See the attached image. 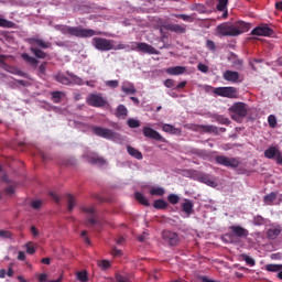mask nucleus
Returning <instances> with one entry per match:
<instances>
[{"label": "nucleus", "instance_id": "obj_4", "mask_svg": "<svg viewBox=\"0 0 282 282\" xmlns=\"http://www.w3.org/2000/svg\"><path fill=\"white\" fill-rule=\"evenodd\" d=\"M229 112L231 113V119L236 122H240L242 118L248 116V105L245 102L238 101L235 102L230 108Z\"/></svg>", "mask_w": 282, "mask_h": 282}, {"label": "nucleus", "instance_id": "obj_22", "mask_svg": "<svg viewBox=\"0 0 282 282\" xmlns=\"http://www.w3.org/2000/svg\"><path fill=\"white\" fill-rule=\"evenodd\" d=\"M181 208L184 213L187 214V217H191L194 208L193 202L191 199H185V202L182 203Z\"/></svg>", "mask_w": 282, "mask_h": 282}, {"label": "nucleus", "instance_id": "obj_9", "mask_svg": "<svg viewBox=\"0 0 282 282\" xmlns=\"http://www.w3.org/2000/svg\"><path fill=\"white\" fill-rule=\"evenodd\" d=\"M216 162L221 166H229L230 169H237L239 166V160L224 155L216 156Z\"/></svg>", "mask_w": 282, "mask_h": 282}, {"label": "nucleus", "instance_id": "obj_6", "mask_svg": "<svg viewBox=\"0 0 282 282\" xmlns=\"http://www.w3.org/2000/svg\"><path fill=\"white\" fill-rule=\"evenodd\" d=\"M86 102L87 105H89V107H96L98 109L102 108V107H107V97H104L102 94H89L86 98Z\"/></svg>", "mask_w": 282, "mask_h": 282}, {"label": "nucleus", "instance_id": "obj_53", "mask_svg": "<svg viewBox=\"0 0 282 282\" xmlns=\"http://www.w3.org/2000/svg\"><path fill=\"white\" fill-rule=\"evenodd\" d=\"M119 82L118 80H107L106 82V87H110V89H116L118 87Z\"/></svg>", "mask_w": 282, "mask_h": 282}, {"label": "nucleus", "instance_id": "obj_39", "mask_svg": "<svg viewBox=\"0 0 282 282\" xmlns=\"http://www.w3.org/2000/svg\"><path fill=\"white\" fill-rule=\"evenodd\" d=\"M127 123L130 129H138V127H140V120L138 119L130 118L128 119Z\"/></svg>", "mask_w": 282, "mask_h": 282}, {"label": "nucleus", "instance_id": "obj_32", "mask_svg": "<svg viewBox=\"0 0 282 282\" xmlns=\"http://www.w3.org/2000/svg\"><path fill=\"white\" fill-rule=\"evenodd\" d=\"M164 193H165L164 188L160 186H154L150 189V195L156 196V197H162Z\"/></svg>", "mask_w": 282, "mask_h": 282}, {"label": "nucleus", "instance_id": "obj_2", "mask_svg": "<svg viewBox=\"0 0 282 282\" xmlns=\"http://www.w3.org/2000/svg\"><path fill=\"white\" fill-rule=\"evenodd\" d=\"M216 30L219 36H239V34H243V32H248L250 30V23L238 21L230 24L225 22L219 24Z\"/></svg>", "mask_w": 282, "mask_h": 282}, {"label": "nucleus", "instance_id": "obj_51", "mask_svg": "<svg viewBox=\"0 0 282 282\" xmlns=\"http://www.w3.org/2000/svg\"><path fill=\"white\" fill-rule=\"evenodd\" d=\"M0 239H12V232L8 230H0Z\"/></svg>", "mask_w": 282, "mask_h": 282}, {"label": "nucleus", "instance_id": "obj_21", "mask_svg": "<svg viewBox=\"0 0 282 282\" xmlns=\"http://www.w3.org/2000/svg\"><path fill=\"white\" fill-rule=\"evenodd\" d=\"M281 235V226L276 225L268 229L267 237L268 239H276Z\"/></svg>", "mask_w": 282, "mask_h": 282}, {"label": "nucleus", "instance_id": "obj_1", "mask_svg": "<svg viewBox=\"0 0 282 282\" xmlns=\"http://www.w3.org/2000/svg\"><path fill=\"white\" fill-rule=\"evenodd\" d=\"M55 30L64 34V36H76L77 39H91V36H102V31L94 29H83V26H69L65 24L55 25Z\"/></svg>", "mask_w": 282, "mask_h": 282}, {"label": "nucleus", "instance_id": "obj_31", "mask_svg": "<svg viewBox=\"0 0 282 282\" xmlns=\"http://www.w3.org/2000/svg\"><path fill=\"white\" fill-rule=\"evenodd\" d=\"M57 83H61L62 85H72V77H67L63 74L56 75Z\"/></svg>", "mask_w": 282, "mask_h": 282}, {"label": "nucleus", "instance_id": "obj_43", "mask_svg": "<svg viewBox=\"0 0 282 282\" xmlns=\"http://www.w3.org/2000/svg\"><path fill=\"white\" fill-rule=\"evenodd\" d=\"M74 85H85V80H83V78L76 76V75H70V84Z\"/></svg>", "mask_w": 282, "mask_h": 282}, {"label": "nucleus", "instance_id": "obj_35", "mask_svg": "<svg viewBox=\"0 0 282 282\" xmlns=\"http://www.w3.org/2000/svg\"><path fill=\"white\" fill-rule=\"evenodd\" d=\"M31 52H32V54H34V56H36V58H46L47 57V54L45 52H43L41 48L31 47Z\"/></svg>", "mask_w": 282, "mask_h": 282}, {"label": "nucleus", "instance_id": "obj_20", "mask_svg": "<svg viewBox=\"0 0 282 282\" xmlns=\"http://www.w3.org/2000/svg\"><path fill=\"white\" fill-rule=\"evenodd\" d=\"M167 30L170 32H175V34H186V25L182 24H169Z\"/></svg>", "mask_w": 282, "mask_h": 282}, {"label": "nucleus", "instance_id": "obj_46", "mask_svg": "<svg viewBox=\"0 0 282 282\" xmlns=\"http://www.w3.org/2000/svg\"><path fill=\"white\" fill-rule=\"evenodd\" d=\"M268 122L269 127H271V129H274L276 127V117L274 115H270L268 117Z\"/></svg>", "mask_w": 282, "mask_h": 282}, {"label": "nucleus", "instance_id": "obj_54", "mask_svg": "<svg viewBox=\"0 0 282 282\" xmlns=\"http://www.w3.org/2000/svg\"><path fill=\"white\" fill-rule=\"evenodd\" d=\"M32 208H34V210H39V208H41V206H43V202L41 199H36L33 200L31 203Z\"/></svg>", "mask_w": 282, "mask_h": 282}, {"label": "nucleus", "instance_id": "obj_28", "mask_svg": "<svg viewBox=\"0 0 282 282\" xmlns=\"http://www.w3.org/2000/svg\"><path fill=\"white\" fill-rule=\"evenodd\" d=\"M21 57L23 58V61H25V63H29L33 67H36V65H39V59H36L35 57L30 56L28 53H23L21 55Z\"/></svg>", "mask_w": 282, "mask_h": 282}, {"label": "nucleus", "instance_id": "obj_11", "mask_svg": "<svg viewBox=\"0 0 282 282\" xmlns=\"http://www.w3.org/2000/svg\"><path fill=\"white\" fill-rule=\"evenodd\" d=\"M142 133L144 135V138H150L151 140H156L158 142H164V137H162V134H160V132H158L156 130H154L151 127H143L142 128Z\"/></svg>", "mask_w": 282, "mask_h": 282}, {"label": "nucleus", "instance_id": "obj_14", "mask_svg": "<svg viewBox=\"0 0 282 282\" xmlns=\"http://www.w3.org/2000/svg\"><path fill=\"white\" fill-rule=\"evenodd\" d=\"M162 239L169 243V246H177V243H180V236L171 230H164L162 232Z\"/></svg>", "mask_w": 282, "mask_h": 282}, {"label": "nucleus", "instance_id": "obj_60", "mask_svg": "<svg viewBox=\"0 0 282 282\" xmlns=\"http://www.w3.org/2000/svg\"><path fill=\"white\" fill-rule=\"evenodd\" d=\"M80 236L84 238L85 243H87L88 246L91 245V241L89 240V237H87V231L86 230L82 231Z\"/></svg>", "mask_w": 282, "mask_h": 282}, {"label": "nucleus", "instance_id": "obj_57", "mask_svg": "<svg viewBox=\"0 0 282 282\" xmlns=\"http://www.w3.org/2000/svg\"><path fill=\"white\" fill-rule=\"evenodd\" d=\"M202 129H204L207 133H215V131H217L215 126H202Z\"/></svg>", "mask_w": 282, "mask_h": 282}, {"label": "nucleus", "instance_id": "obj_49", "mask_svg": "<svg viewBox=\"0 0 282 282\" xmlns=\"http://www.w3.org/2000/svg\"><path fill=\"white\" fill-rule=\"evenodd\" d=\"M25 248H26L28 254H34V252H36V249L34 248V243L33 242H28L25 245Z\"/></svg>", "mask_w": 282, "mask_h": 282}, {"label": "nucleus", "instance_id": "obj_29", "mask_svg": "<svg viewBox=\"0 0 282 282\" xmlns=\"http://www.w3.org/2000/svg\"><path fill=\"white\" fill-rule=\"evenodd\" d=\"M129 113V110L127 109V107L124 105H119L117 108V117L118 118H122L124 120V118H127Z\"/></svg>", "mask_w": 282, "mask_h": 282}, {"label": "nucleus", "instance_id": "obj_37", "mask_svg": "<svg viewBox=\"0 0 282 282\" xmlns=\"http://www.w3.org/2000/svg\"><path fill=\"white\" fill-rule=\"evenodd\" d=\"M176 19H182V21H186L187 23H193L195 21V17L188 14H175Z\"/></svg>", "mask_w": 282, "mask_h": 282}, {"label": "nucleus", "instance_id": "obj_23", "mask_svg": "<svg viewBox=\"0 0 282 282\" xmlns=\"http://www.w3.org/2000/svg\"><path fill=\"white\" fill-rule=\"evenodd\" d=\"M88 162L90 164H97L98 166H105V164H107V161L100 156H98V154H91L88 158Z\"/></svg>", "mask_w": 282, "mask_h": 282}, {"label": "nucleus", "instance_id": "obj_36", "mask_svg": "<svg viewBox=\"0 0 282 282\" xmlns=\"http://www.w3.org/2000/svg\"><path fill=\"white\" fill-rule=\"evenodd\" d=\"M98 268L101 270H109L111 268V261L109 260H101L97 262Z\"/></svg>", "mask_w": 282, "mask_h": 282}, {"label": "nucleus", "instance_id": "obj_34", "mask_svg": "<svg viewBox=\"0 0 282 282\" xmlns=\"http://www.w3.org/2000/svg\"><path fill=\"white\" fill-rule=\"evenodd\" d=\"M51 96H52L53 102H55V105H58V102H61L63 96H65V93H63V91H53V93H51Z\"/></svg>", "mask_w": 282, "mask_h": 282}, {"label": "nucleus", "instance_id": "obj_44", "mask_svg": "<svg viewBox=\"0 0 282 282\" xmlns=\"http://www.w3.org/2000/svg\"><path fill=\"white\" fill-rule=\"evenodd\" d=\"M282 265L281 264H268L265 267V270H268V272H279V270H281Z\"/></svg>", "mask_w": 282, "mask_h": 282}, {"label": "nucleus", "instance_id": "obj_64", "mask_svg": "<svg viewBox=\"0 0 282 282\" xmlns=\"http://www.w3.org/2000/svg\"><path fill=\"white\" fill-rule=\"evenodd\" d=\"M39 281H40V282L47 281V274H45V273L40 274V275H39Z\"/></svg>", "mask_w": 282, "mask_h": 282}, {"label": "nucleus", "instance_id": "obj_8", "mask_svg": "<svg viewBox=\"0 0 282 282\" xmlns=\"http://www.w3.org/2000/svg\"><path fill=\"white\" fill-rule=\"evenodd\" d=\"M93 132L95 135H98L99 138H105L106 140H116L118 138V133L113 132L110 129L94 126L93 127Z\"/></svg>", "mask_w": 282, "mask_h": 282}, {"label": "nucleus", "instance_id": "obj_40", "mask_svg": "<svg viewBox=\"0 0 282 282\" xmlns=\"http://www.w3.org/2000/svg\"><path fill=\"white\" fill-rule=\"evenodd\" d=\"M0 28H14V22L0 18Z\"/></svg>", "mask_w": 282, "mask_h": 282}, {"label": "nucleus", "instance_id": "obj_15", "mask_svg": "<svg viewBox=\"0 0 282 282\" xmlns=\"http://www.w3.org/2000/svg\"><path fill=\"white\" fill-rule=\"evenodd\" d=\"M31 47H41L42 50H48L52 47V43L45 42V40H41L39 37H33L29 40Z\"/></svg>", "mask_w": 282, "mask_h": 282}, {"label": "nucleus", "instance_id": "obj_52", "mask_svg": "<svg viewBox=\"0 0 282 282\" xmlns=\"http://www.w3.org/2000/svg\"><path fill=\"white\" fill-rule=\"evenodd\" d=\"M206 47L207 50H210V52H215V50H217V46L215 45V42L213 40L206 41Z\"/></svg>", "mask_w": 282, "mask_h": 282}, {"label": "nucleus", "instance_id": "obj_18", "mask_svg": "<svg viewBox=\"0 0 282 282\" xmlns=\"http://www.w3.org/2000/svg\"><path fill=\"white\" fill-rule=\"evenodd\" d=\"M185 72L186 67L184 66H174L165 69V74H169V76H182Z\"/></svg>", "mask_w": 282, "mask_h": 282}, {"label": "nucleus", "instance_id": "obj_42", "mask_svg": "<svg viewBox=\"0 0 282 282\" xmlns=\"http://www.w3.org/2000/svg\"><path fill=\"white\" fill-rule=\"evenodd\" d=\"M77 281L88 282L89 279L87 278V271H79V272H77Z\"/></svg>", "mask_w": 282, "mask_h": 282}, {"label": "nucleus", "instance_id": "obj_19", "mask_svg": "<svg viewBox=\"0 0 282 282\" xmlns=\"http://www.w3.org/2000/svg\"><path fill=\"white\" fill-rule=\"evenodd\" d=\"M121 91H123V94H127V95H135L138 90L135 89V86L133 85V83L123 82L121 86Z\"/></svg>", "mask_w": 282, "mask_h": 282}, {"label": "nucleus", "instance_id": "obj_16", "mask_svg": "<svg viewBox=\"0 0 282 282\" xmlns=\"http://www.w3.org/2000/svg\"><path fill=\"white\" fill-rule=\"evenodd\" d=\"M223 78L227 80V83H241V80L239 79V73L235 70H226L223 74Z\"/></svg>", "mask_w": 282, "mask_h": 282}, {"label": "nucleus", "instance_id": "obj_10", "mask_svg": "<svg viewBox=\"0 0 282 282\" xmlns=\"http://www.w3.org/2000/svg\"><path fill=\"white\" fill-rule=\"evenodd\" d=\"M263 202L267 206H279L282 202V194L272 192L263 197Z\"/></svg>", "mask_w": 282, "mask_h": 282}, {"label": "nucleus", "instance_id": "obj_25", "mask_svg": "<svg viewBox=\"0 0 282 282\" xmlns=\"http://www.w3.org/2000/svg\"><path fill=\"white\" fill-rule=\"evenodd\" d=\"M127 151H128L129 155H131V158H134V160H142V158H143L142 152H140V150H138L131 145H127Z\"/></svg>", "mask_w": 282, "mask_h": 282}, {"label": "nucleus", "instance_id": "obj_24", "mask_svg": "<svg viewBox=\"0 0 282 282\" xmlns=\"http://www.w3.org/2000/svg\"><path fill=\"white\" fill-rule=\"evenodd\" d=\"M83 212L86 213L87 215H90L88 223L90 224V226H94V224H96V217H94V213H96V208L94 206H88V207H84Z\"/></svg>", "mask_w": 282, "mask_h": 282}, {"label": "nucleus", "instance_id": "obj_48", "mask_svg": "<svg viewBox=\"0 0 282 282\" xmlns=\"http://www.w3.org/2000/svg\"><path fill=\"white\" fill-rule=\"evenodd\" d=\"M228 9V0H218L217 10Z\"/></svg>", "mask_w": 282, "mask_h": 282}, {"label": "nucleus", "instance_id": "obj_7", "mask_svg": "<svg viewBox=\"0 0 282 282\" xmlns=\"http://www.w3.org/2000/svg\"><path fill=\"white\" fill-rule=\"evenodd\" d=\"M214 94H216V96H220L221 98H239V90L232 86L214 88Z\"/></svg>", "mask_w": 282, "mask_h": 282}, {"label": "nucleus", "instance_id": "obj_56", "mask_svg": "<svg viewBox=\"0 0 282 282\" xmlns=\"http://www.w3.org/2000/svg\"><path fill=\"white\" fill-rule=\"evenodd\" d=\"M198 72H202L203 74H208V66L206 64L199 63L197 65Z\"/></svg>", "mask_w": 282, "mask_h": 282}, {"label": "nucleus", "instance_id": "obj_41", "mask_svg": "<svg viewBox=\"0 0 282 282\" xmlns=\"http://www.w3.org/2000/svg\"><path fill=\"white\" fill-rule=\"evenodd\" d=\"M243 261H246L247 265H250V268H254L256 262L254 259L248 254H242Z\"/></svg>", "mask_w": 282, "mask_h": 282}, {"label": "nucleus", "instance_id": "obj_3", "mask_svg": "<svg viewBox=\"0 0 282 282\" xmlns=\"http://www.w3.org/2000/svg\"><path fill=\"white\" fill-rule=\"evenodd\" d=\"M113 40H107L105 37H94L91 41L93 47L99 52H111V50H127L129 45L119 43L118 45L113 44Z\"/></svg>", "mask_w": 282, "mask_h": 282}, {"label": "nucleus", "instance_id": "obj_26", "mask_svg": "<svg viewBox=\"0 0 282 282\" xmlns=\"http://www.w3.org/2000/svg\"><path fill=\"white\" fill-rule=\"evenodd\" d=\"M198 181L203 184H206L207 186H217V183L213 178H210V175L208 174H200L198 176Z\"/></svg>", "mask_w": 282, "mask_h": 282}, {"label": "nucleus", "instance_id": "obj_61", "mask_svg": "<svg viewBox=\"0 0 282 282\" xmlns=\"http://www.w3.org/2000/svg\"><path fill=\"white\" fill-rule=\"evenodd\" d=\"M111 254L112 257H122V250L115 248L112 249Z\"/></svg>", "mask_w": 282, "mask_h": 282}, {"label": "nucleus", "instance_id": "obj_58", "mask_svg": "<svg viewBox=\"0 0 282 282\" xmlns=\"http://www.w3.org/2000/svg\"><path fill=\"white\" fill-rule=\"evenodd\" d=\"M164 86L167 87V89H173V87H175V80L173 79H166L164 82Z\"/></svg>", "mask_w": 282, "mask_h": 282}, {"label": "nucleus", "instance_id": "obj_27", "mask_svg": "<svg viewBox=\"0 0 282 282\" xmlns=\"http://www.w3.org/2000/svg\"><path fill=\"white\" fill-rule=\"evenodd\" d=\"M162 131L165 133H171L172 135H177V133H180V129L169 123L163 124Z\"/></svg>", "mask_w": 282, "mask_h": 282}, {"label": "nucleus", "instance_id": "obj_62", "mask_svg": "<svg viewBox=\"0 0 282 282\" xmlns=\"http://www.w3.org/2000/svg\"><path fill=\"white\" fill-rule=\"evenodd\" d=\"M7 195H14V186H9L6 188Z\"/></svg>", "mask_w": 282, "mask_h": 282}, {"label": "nucleus", "instance_id": "obj_45", "mask_svg": "<svg viewBox=\"0 0 282 282\" xmlns=\"http://www.w3.org/2000/svg\"><path fill=\"white\" fill-rule=\"evenodd\" d=\"M67 202H68V210H74V206H76V200L74 199V196H72V194L67 195Z\"/></svg>", "mask_w": 282, "mask_h": 282}, {"label": "nucleus", "instance_id": "obj_50", "mask_svg": "<svg viewBox=\"0 0 282 282\" xmlns=\"http://www.w3.org/2000/svg\"><path fill=\"white\" fill-rule=\"evenodd\" d=\"M170 204H178L180 203V196L176 194H170L167 197Z\"/></svg>", "mask_w": 282, "mask_h": 282}, {"label": "nucleus", "instance_id": "obj_33", "mask_svg": "<svg viewBox=\"0 0 282 282\" xmlns=\"http://www.w3.org/2000/svg\"><path fill=\"white\" fill-rule=\"evenodd\" d=\"M116 282H131V275L129 273H117Z\"/></svg>", "mask_w": 282, "mask_h": 282}, {"label": "nucleus", "instance_id": "obj_17", "mask_svg": "<svg viewBox=\"0 0 282 282\" xmlns=\"http://www.w3.org/2000/svg\"><path fill=\"white\" fill-rule=\"evenodd\" d=\"M229 229L232 232V235H235V237H239L240 239L248 237V235H249L248 229H246L239 225H234V226L229 227Z\"/></svg>", "mask_w": 282, "mask_h": 282}, {"label": "nucleus", "instance_id": "obj_12", "mask_svg": "<svg viewBox=\"0 0 282 282\" xmlns=\"http://www.w3.org/2000/svg\"><path fill=\"white\" fill-rule=\"evenodd\" d=\"M264 158H267L268 160H274L278 164H282V155H281V151H279V149H276V147H270L269 149H267L264 151Z\"/></svg>", "mask_w": 282, "mask_h": 282}, {"label": "nucleus", "instance_id": "obj_59", "mask_svg": "<svg viewBox=\"0 0 282 282\" xmlns=\"http://www.w3.org/2000/svg\"><path fill=\"white\" fill-rule=\"evenodd\" d=\"M218 122H220V124H230V119L224 117V116H219L217 118Z\"/></svg>", "mask_w": 282, "mask_h": 282}, {"label": "nucleus", "instance_id": "obj_38", "mask_svg": "<svg viewBox=\"0 0 282 282\" xmlns=\"http://www.w3.org/2000/svg\"><path fill=\"white\" fill-rule=\"evenodd\" d=\"M153 206L156 210H164V208H166V203L164 199H158L153 203Z\"/></svg>", "mask_w": 282, "mask_h": 282}, {"label": "nucleus", "instance_id": "obj_5", "mask_svg": "<svg viewBox=\"0 0 282 282\" xmlns=\"http://www.w3.org/2000/svg\"><path fill=\"white\" fill-rule=\"evenodd\" d=\"M130 50L132 52H139L141 54L160 55L158 48L153 47V45L148 44L145 42H132Z\"/></svg>", "mask_w": 282, "mask_h": 282}, {"label": "nucleus", "instance_id": "obj_47", "mask_svg": "<svg viewBox=\"0 0 282 282\" xmlns=\"http://www.w3.org/2000/svg\"><path fill=\"white\" fill-rule=\"evenodd\" d=\"M254 226H263L265 224V219L262 216H256L253 218Z\"/></svg>", "mask_w": 282, "mask_h": 282}, {"label": "nucleus", "instance_id": "obj_13", "mask_svg": "<svg viewBox=\"0 0 282 282\" xmlns=\"http://www.w3.org/2000/svg\"><path fill=\"white\" fill-rule=\"evenodd\" d=\"M251 34L253 36H272L274 34V31L268 26V24H261L259 26H256L252 31Z\"/></svg>", "mask_w": 282, "mask_h": 282}, {"label": "nucleus", "instance_id": "obj_55", "mask_svg": "<svg viewBox=\"0 0 282 282\" xmlns=\"http://www.w3.org/2000/svg\"><path fill=\"white\" fill-rule=\"evenodd\" d=\"M47 69V63H43L39 66V75L40 76H45V72Z\"/></svg>", "mask_w": 282, "mask_h": 282}, {"label": "nucleus", "instance_id": "obj_63", "mask_svg": "<svg viewBox=\"0 0 282 282\" xmlns=\"http://www.w3.org/2000/svg\"><path fill=\"white\" fill-rule=\"evenodd\" d=\"M31 232L33 237H39V229H36V227L32 226L31 227Z\"/></svg>", "mask_w": 282, "mask_h": 282}, {"label": "nucleus", "instance_id": "obj_30", "mask_svg": "<svg viewBox=\"0 0 282 282\" xmlns=\"http://www.w3.org/2000/svg\"><path fill=\"white\" fill-rule=\"evenodd\" d=\"M134 197L137 199V202H139L140 204H142V206H151V204L149 203V199H147L144 197V194L140 193V192H137L134 194Z\"/></svg>", "mask_w": 282, "mask_h": 282}]
</instances>
